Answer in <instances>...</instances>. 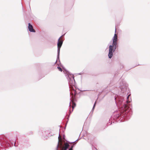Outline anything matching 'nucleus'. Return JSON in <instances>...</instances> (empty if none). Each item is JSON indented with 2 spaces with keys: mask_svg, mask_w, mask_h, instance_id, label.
Segmentation results:
<instances>
[{
  "mask_svg": "<svg viewBox=\"0 0 150 150\" xmlns=\"http://www.w3.org/2000/svg\"><path fill=\"white\" fill-rule=\"evenodd\" d=\"M113 43L112 45H110L109 46V52L108 56L110 58H111L113 55V52L115 51L117 47H118L117 41V34H115L114 37L113 38Z\"/></svg>",
  "mask_w": 150,
  "mask_h": 150,
  "instance_id": "1",
  "label": "nucleus"
},
{
  "mask_svg": "<svg viewBox=\"0 0 150 150\" xmlns=\"http://www.w3.org/2000/svg\"><path fill=\"white\" fill-rule=\"evenodd\" d=\"M63 43V40L62 39V37H61L58 39L57 43L58 50L59 52L60 48L62 45Z\"/></svg>",
  "mask_w": 150,
  "mask_h": 150,
  "instance_id": "2",
  "label": "nucleus"
},
{
  "mask_svg": "<svg viewBox=\"0 0 150 150\" xmlns=\"http://www.w3.org/2000/svg\"><path fill=\"white\" fill-rule=\"evenodd\" d=\"M69 146V145L67 143H64V146H61V150H66Z\"/></svg>",
  "mask_w": 150,
  "mask_h": 150,
  "instance_id": "3",
  "label": "nucleus"
},
{
  "mask_svg": "<svg viewBox=\"0 0 150 150\" xmlns=\"http://www.w3.org/2000/svg\"><path fill=\"white\" fill-rule=\"evenodd\" d=\"M28 29L30 32L34 33L35 32V30L33 28V26L30 23L28 24Z\"/></svg>",
  "mask_w": 150,
  "mask_h": 150,
  "instance_id": "4",
  "label": "nucleus"
},
{
  "mask_svg": "<svg viewBox=\"0 0 150 150\" xmlns=\"http://www.w3.org/2000/svg\"><path fill=\"white\" fill-rule=\"evenodd\" d=\"M71 101L72 102V111L73 110V109L74 107H75L76 106V104L74 102V98H72V99L71 100Z\"/></svg>",
  "mask_w": 150,
  "mask_h": 150,
  "instance_id": "5",
  "label": "nucleus"
},
{
  "mask_svg": "<svg viewBox=\"0 0 150 150\" xmlns=\"http://www.w3.org/2000/svg\"><path fill=\"white\" fill-rule=\"evenodd\" d=\"M69 78H70V79L74 80V76L73 75H70V76H69Z\"/></svg>",
  "mask_w": 150,
  "mask_h": 150,
  "instance_id": "6",
  "label": "nucleus"
},
{
  "mask_svg": "<svg viewBox=\"0 0 150 150\" xmlns=\"http://www.w3.org/2000/svg\"><path fill=\"white\" fill-rule=\"evenodd\" d=\"M128 108V107L127 105L126 104L125 105L124 107V108L125 110H127V109Z\"/></svg>",
  "mask_w": 150,
  "mask_h": 150,
  "instance_id": "7",
  "label": "nucleus"
},
{
  "mask_svg": "<svg viewBox=\"0 0 150 150\" xmlns=\"http://www.w3.org/2000/svg\"><path fill=\"white\" fill-rule=\"evenodd\" d=\"M130 95H129L127 97V103H129L130 102V101L128 99L129 98V97L130 96Z\"/></svg>",
  "mask_w": 150,
  "mask_h": 150,
  "instance_id": "8",
  "label": "nucleus"
},
{
  "mask_svg": "<svg viewBox=\"0 0 150 150\" xmlns=\"http://www.w3.org/2000/svg\"><path fill=\"white\" fill-rule=\"evenodd\" d=\"M74 146V144L69 149V150H73V148Z\"/></svg>",
  "mask_w": 150,
  "mask_h": 150,
  "instance_id": "9",
  "label": "nucleus"
},
{
  "mask_svg": "<svg viewBox=\"0 0 150 150\" xmlns=\"http://www.w3.org/2000/svg\"><path fill=\"white\" fill-rule=\"evenodd\" d=\"M57 68L59 71H62V69L61 68H60V67H57Z\"/></svg>",
  "mask_w": 150,
  "mask_h": 150,
  "instance_id": "10",
  "label": "nucleus"
},
{
  "mask_svg": "<svg viewBox=\"0 0 150 150\" xmlns=\"http://www.w3.org/2000/svg\"><path fill=\"white\" fill-rule=\"evenodd\" d=\"M96 102L94 104V106H93V108L95 107V105H96Z\"/></svg>",
  "mask_w": 150,
  "mask_h": 150,
  "instance_id": "11",
  "label": "nucleus"
}]
</instances>
